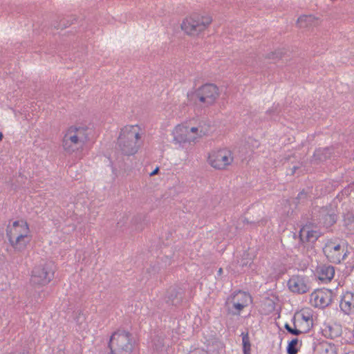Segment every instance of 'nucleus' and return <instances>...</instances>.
Wrapping results in <instances>:
<instances>
[{
	"mask_svg": "<svg viewBox=\"0 0 354 354\" xmlns=\"http://www.w3.org/2000/svg\"><path fill=\"white\" fill-rule=\"evenodd\" d=\"M111 354H132L134 342L131 334L125 330L113 333L109 342Z\"/></svg>",
	"mask_w": 354,
	"mask_h": 354,
	"instance_id": "nucleus-7",
	"label": "nucleus"
},
{
	"mask_svg": "<svg viewBox=\"0 0 354 354\" xmlns=\"http://www.w3.org/2000/svg\"><path fill=\"white\" fill-rule=\"evenodd\" d=\"M3 138V133L1 132H0V141L2 140Z\"/></svg>",
	"mask_w": 354,
	"mask_h": 354,
	"instance_id": "nucleus-26",
	"label": "nucleus"
},
{
	"mask_svg": "<svg viewBox=\"0 0 354 354\" xmlns=\"http://www.w3.org/2000/svg\"><path fill=\"white\" fill-rule=\"evenodd\" d=\"M159 171V168L158 167H156L151 174H150V176H154L156 174H158Z\"/></svg>",
	"mask_w": 354,
	"mask_h": 354,
	"instance_id": "nucleus-24",
	"label": "nucleus"
},
{
	"mask_svg": "<svg viewBox=\"0 0 354 354\" xmlns=\"http://www.w3.org/2000/svg\"><path fill=\"white\" fill-rule=\"evenodd\" d=\"M243 351L244 354H250L251 344L248 333H242Z\"/></svg>",
	"mask_w": 354,
	"mask_h": 354,
	"instance_id": "nucleus-20",
	"label": "nucleus"
},
{
	"mask_svg": "<svg viewBox=\"0 0 354 354\" xmlns=\"http://www.w3.org/2000/svg\"><path fill=\"white\" fill-rule=\"evenodd\" d=\"M300 346H299L298 339L295 338L292 339L288 344L287 353L288 354H297Z\"/></svg>",
	"mask_w": 354,
	"mask_h": 354,
	"instance_id": "nucleus-21",
	"label": "nucleus"
},
{
	"mask_svg": "<svg viewBox=\"0 0 354 354\" xmlns=\"http://www.w3.org/2000/svg\"><path fill=\"white\" fill-rule=\"evenodd\" d=\"M222 273H223V269L219 268V270H218V274L221 275Z\"/></svg>",
	"mask_w": 354,
	"mask_h": 354,
	"instance_id": "nucleus-25",
	"label": "nucleus"
},
{
	"mask_svg": "<svg viewBox=\"0 0 354 354\" xmlns=\"http://www.w3.org/2000/svg\"><path fill=\"white\" fill-rule=\"evenodd\" d=\"M287 285L289 290L295 294H304L310 290L308 277L304 275H292L288 279Z\"/></svg>",
	"mask_w": 354,
	"mask_h": 354,
	"instance_id": "nucleus-13",
	"label": "nucleus"
},
{
	"mask_svg": "<svg viewBox=\"0 0 354 354\" xmlns=\"http://www.w3.org/2000/svg\"><path fill=\"white\" fill-rule=\"evenodd\" d=\"M296 23L300 28H310L319 26L321 19L314 15H302L298 17Z\"/></svg>",
	"mask_w": 354,
	"mask_h": 354,
	"instance_id": "nucleus-16",
	"label": "nucleus"
},
{
	"mask_svg": "<svg viewBox=\"0 0 354 354\" xmlns=\"http://www.w3.org/2000/svg\"><path fill=\"white\" fill-rule=\"evenodd\" d=\"M212 22L213 18L211 15L194 12L183 18L180 28L185 35L196 37L208 30Z\"/></svg>",
	"mask_w": 354,
	"mask_h": 354,
	"instance_id": "nucleus-5",
	"label": "nucleus"
},
{
	"mask_svg": "<svg viewBox=\"0 0 354 354\" xmlns=\"http://www.w3.org/2000/svg\"><path fill=\"white\" fill-rule=\"evenodd\" d=\"M316 274L320 281L328 282L334 277L335 269L331 266L322 265L317 267Z\"/></svg>",
	"mask_w": 354,
	"mask_h": 354,
	"instance_id": "nucleus-17",
	"label": "nucleus"
},
{
	"mask_svg": "<svg viewBox=\"0 0 354 354\" xmlns=\"http://www.w3.org/2000/svg\"><path fill=\"white\" fill-rule=\"evenodd\" d=\"M313 310L304 308L297 312L293 318L294 327L286 324V329L291 334L298 335L308 332L313 326Z\"/></svg>",
	"mask_w": 354,
	"mask_h": 354,
	"instance_id": "nucleus-6",
	"label": "nucleus"
},
{
	"mask_svg": "<svg viewBox=\"0 0 354 354\" xmlns=\"http://www.w3.org/2000/svg\"><path fill=\"white\" fill-rule=\"evenodd\" d=\"M323 252L330 262L339 263L347 257V244L343 241L329 240L323 248Z\"/></svg>",
	"mask_w": 354,
	"mask_h": 354,
	"instance_id": "nucleus-11",
	"label": "nucleus"
},
{
	"mask_svg": "<svg viewBox=\"0 0 354 354\" xmlns=\"http://www.w3.org/2000/svg\"><path fill=\"white\" fill-rule=\"evenodd\" d=\"M88 140V127L86 125L75 124L68 127L65 131L62 146L66 153L81 158Z\"/></svg>",
	"mask_w": 354,
	"mask_h": 354,
	"instance_id": "nucleus-2",
	"label": "nucleus"
},
{
	"mask_svg": "<svg viewBox=\"0 0 354 354\" xmlns=\"http://www.w3.org/2000/svg\"><path fill=\"white\" fill-rule=\"evenodd\" d=\"M207 134L206 125L194 118L176 124L171 131L172 142L179 146L196 144Z\"/></svg>",
	"mask_w": 354,
	"mask_h": 354,
	"instance_id": "nucleus-1",
	"label": "nucleus"
},
{
	"mask_svg": "<svg viewBox=\"0 0 354 354\" xmlns=\"http://www.w3.org/2000/svg\"><path fill=\"white\" fill-rule=\"evenodd\" d=\"M192 354H209L208 352L204 349L196 348L194 350Z\"/></svg>",
	"mask_w": 354,
	"mask_h": 354,
	"instance_id": "nucleus-23",
	"label": "nucleus"
},
{
	"mask_svg": "<svg viewBox=\"0 0 354 354\" xmlns=\"http://www.w3.org/2000/svg\"><path fill=\"white\" fill-rule=\"evenodd\" d=\"M195 95L201 104L205 106H211L216 102L220 96L218 87L214 84H205L199 86Z\"/></svg>",
	"mask_w": 354,
	"mask_h": 354,
	"instance_id": "nucleus-12",
	"label": "nucleus"
},
{
	"mask_svg": "<svg viewBox=\"0 0 354 354\" xmlns=\"http://www.w3.org/2000/svg\"><path fill=\"white\" fill-rule=\"evenodd\" d=\"M252 301L250 293L243 290H236L227 297L225 306L230 313L239 315L244 309L252 304Z\"/></svg>",
	"mask_w": 354,
	"mask_h": 354,
	"instance_id": "nucleus-10",
	"label": "nucleus"
},
{
	"mask_svg": "<svg viewBox=\"0 0 354 354\" xmlns=\"http://www.w3.org/2000/svg\"><path fill=\"white\" fill-rule=\"evenodd\" d=\"M340 308L346 313L350 314L354 310V295L351 292H346L340 301Z\"/></svg>",
	"mask_w": 354,
	"mask_h": 354,
	"instance_id": "nucleus-18",
	"label": "nucleus"
},
{
	"mask_svg": "<svg viewBox=\"0 0 354 354\" xmlns=\"http://www.w3.org/2000/svg\"><path fill=\"white\" fill-rule=\"evenodd\" d=\"M332 301V292L328 289H317L313 291L310 296V302L315 307L325 308Z\"/></svg>",
	"mask_w": 354,
	"mask_h": 354,
	"instance_id": "nucleus-14",
	"label": "nucleus"
},
{
	"mask_svg": "<svg viewBox=\"0 0 354 354\" xmlns=\"http://www.w3.org/2000/svg\"><path fill=\"white\" fill-rule=\"evenodd\" d=\"M143 135L144 129L138 124L122 127L117 139V145L120 152L127 156L136 154L140 148V140Z\"/></svg>",
	"mask_w": 354,
	"mask_h": 354,
	"instance_id": "nucleus-3",
	"label": "nucleus"
},
{
	"mask_svg": "<svg viewBox=\"0 0 354 354\" xmlns=\"http://www.w3.org/2000/svg\"><path fill=\"white\" fill-rule=\"evenodd\" d=\"M320 236L317 227L312 225H306L299 232V237L303 243H314Z\"/></svg>",
	"mask_w": 354,
	"mask_h": 354,
	"instance_id": "nucleus-15",
	"label": "nucleus"
},
{
	"mask_svg": "<svg viewBox=\"0 0 354 354\" xmlns=\"http://www.w3.org/2000/svg\"><path fill=\"white\" fill-rule=\"evenodd\" d=\"M346 354H354V351H349L346 353Z\"/></svg>",
	"mask_w": 354,
	"mask_h": 354,
	"instance_id": "nucleus-27",
	"label": "nucleus"
},
{
	"mask_svg": "<svg viewBox=\"0 0 354 354\" xmlns=\"http://www.w3.org/2000/svg\"><path fill=\"white\" fill-rule=\"evenodd\" d=\"M6 232L9 244L16 252L24 251L31 242V230L29 224L24 219L9 223Z\"/></svg>",
	"mask_w": 354,
	"mask_h": 354,
	"instance_id": "nucleus-4",
	"label": "nucleus"
},
{
	"mask_svg": "<svg viewBox=\"0 0 354 354\" xmlns=\"http://www.w3.org/2000/svg\"><path fill=\"white\" fill-rule=\"evenodd\" d=\"M234 162L232 151L227 147L211 150L207 155V164L218 171L227 170Z\"/></svg>",
	"mask_w": 354,
	"mask_h": 354,
	"instance_id": "nucleus-9",
	"label": "nucleus"
},
{
	"mask_svg": "<svg viewBox=\"0 0 354 354\" xmlns=\"http://www.w3.org/2000/svg\"><path fill=\"white\" fill-rule=\"evenodd\" d=\"M286 52L281 49H277L274 51L269 53L267 55V58L269 59H272L274 62L279 61L283 59L285 55Z\"/></svg>",
	"mask_w": 354,
	"mask_h": 354,
	"instance_id": "nucleus-19",
	"label": "nucleus"
},
{
	"mask_svg": "<svg viewBox=\"0 0 354 354\" xmlns=\"http://www.w3.org/2000/svg\"><path fill=\"white\" fill-rule=\"evenodd\" d=\"M54 274V263L52 261H44L32 268L30 282L34 286H44L53 280Z\"/></svg>",
	"mask_w": 354,
	"mask_h": 354,
	"instance_id": "nucleus-8",
	"label": "nucleus"
},
{
	"mask_svg": "<svg viewBox=\"0 0 354 354\" xmlns=\"http://www.w3.org/2000/svg\"><path fill=\"white\" fill-rule=\"evenodd\" d=\"M337 216L335 214H330L326 216L324 223L327 225H332L336 222Z\"/></svg>",
	"mask_w": 354,
	"mask_h": 354,
	"instance_id": "nucleus-22",
	"label": "nucleus"
}]
</instances>
